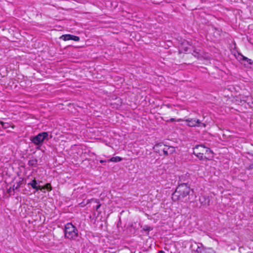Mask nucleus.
<instances>
[{
	"instance_id": "f257e3e1",
	"label": "nucleus",
	"mask_w": 253,
	"mask_h": 253,
	"mask_svg": "<svg viewBox=\"0 0 253 253\" xmlns=\"http://www.w3.org/2000/svg\"><path fill=\"white\" fill-rule=\"evenodd\" d=\"M193 193L187 183L179 184L172 194V200L174 201H183L189 199L190 193Z\"/></svg>"
},
{
	"instance_id": "f03ea898",
	"label": "nucleus",
	"mask_w": 253,
	"mask_h": 253,
	"mask_svg": "<svg viewBox=\"0 0 253 253\" xmlns=\"http://www.w3.org/2000/svg\"><path fill=\"white\" fill-rule=\"evenodd\" d=\"M64 236L70 240H76L79 236L78 230L72 223H67L64 227Z\"/></svg>"
},
{
	"instance_id": "7ed1b4c3",
	"label": "nucleus",
	"mask_w": 253,
	"mask_h": 253,
	"mask_svg": "<svg viewBox=\"0 0 253 253\" xmlns=\"http://www.w3.org/2000/svg\"><path fill=\"white\" fill-rule=\"evenodd\" d=\"M153 148L155 151L159 153L161 156L163 155L166 156L169 154H172L175 151L174 147L166 145L163 143L155 144Z\"/></svg>"
},
{
	"instance_id": "20e7f679",
	"label": "nucleus",
	"mask_w": 253,
	"mask_h": 253,
	"mask_svg": "<svg viewBox=\"0 0 253 253\" xmlns=\"http://www.w3.org/2000/svg\"><path fill=\"white\" fill-rule=\"evenodd\" d=\"M48 132H42L39 133L35 136H32L30 138L31 141L36 145L42 146L44 140H48Z\"/></svg>"
},
{
	"instance_id": "39448f33",
	"label": "nucleus",
	"mask_w": 253,
	"mask_h": 253,
	"mask_svg": "<svg viewBox=\"0 0 253 253\" xmlns=\"http://www.w3.org/2000/svg\"><path fill=\"white\" fill-rule=\"evenodd\" d=\"M203 121L194 118H189L185 120L187 123V125L190 127H204L206 126L205 123H202Z\"/></svg>"
},
{
	"instance_id": "423d86ee",
	"label": "nucleus",
	"mask_w": 253,
	"mask_h": 253,
	"mask_svg": "<svg viewBox=\"0 0 253 253\" xmlns=\"http://www.w3.org/2000/svg\"><path fill=\"white\" fill-rule=\"evenodd\" d=\"M199 201L202 205L209 206L210 203V199L209 197L202 196L199 198Z\"/></svg>"
},
{
	"instance_id": "0eeeda50",
	"label": "nucleus",
	"mask_w": 253,
	"mask_h": 253,
	"mask_svg": "<svg viewBox=\"0 0 253 253\" xmlns=\"http://www.w3.org/2000/svg\"><path fill=\"white\" fill-rule=\"evenodd\" d=\"M202 152L205 151V154H207L208 155L210 154H212V152L210 150L209 148L205 147L203 145H197L195 147V149H199Z\"/></svg>"
},
{
	"instance_id": "6e6552de",
	"label": "nucleus",
	"mask_w": 253,
	"mask_h": 253,
	"mask_svg": "<svg viewBox=\"0 0 253 253\" xmlns=\"http://www.w3.org/2000/svg\"><path fill=\"white\" fill-rule=\"evenodd\" d=\"M141 228H142L141 232H146V235L147 236H149V231L152 230L153 229V227H150L148 225H144L143 226H141Z\"/></svg>"
},
{
	"instance_id": "1a4fd4ad",
	"label": "nucleus",
	"mask_w": 253,
	"mask_h": 253,
	"mask_svg": "<svg viewBox=\"0 0 253 253\" xmlns=\"http://www.w3.org/2000/svg\"><path fill=\"white\" fill-rule=\"evenodd\" d=\"M91 202L95 204V205L93 206V209L98 211V210L101 206V204L99 203V200L95 199H92L91 200Z\"/></svg>"
},
{
	"instance_id": "9d476101",
	"label": "nucleus",
	"mask_w": 253,
	"mask_h": 253,
	"mask_svg": "<svg viewBox=\"0 0 253 253\" xmlns=\"http://www.w3.org/2000/svg\"><path fill=\"white\" fill-rule=\"evenodd\" d=\"M197 246V249L195 250V253H202V250L204 247V245L202 243H198Z\"/></svg>"
},
{
	"instance_id": "9b49d317",
	"label": "nucleus",
	"mask_w": 253,
	"mask_h": 253,
	"mask_svg": "<svg viewBox=\"0 0 253 253\" xmlns=\"http://www.w3.org/2000/svg\"><path fill=\"white\" fill-rule=\"evenodd\" d=\"M202 253H215V251L211 248L204 247Z\"/></svg>"
},
{
	"instance_id": "f8f14e48",
	"label": "nucleus",
	"mask_w": 253,
	"mask_h": 253,
	"mask_svg": "<svg viewBox=\"0 0 253 253\" xmlns=\"http://www.w3.org/2000/svg\"><path fill=\"white\" fill-rule=\"evenodd\" d=\"M38 161L36 159H33L32 160H30L28 161V165L31 167H36L37 165Z\"/></svg>"
},
{
	"instance_id": "ddd939ff",
	"label": "nucleus",
	"mask_w": 253,
	"mask_h": 253,
	"mask_svg": "<svg viewBox=\"0 0 253 253\" xmlns=\"http://www.w3.org/2000/svg\"><path fill=\"white\" fill-rule=\"evenodd\" d=\"M122 159L118 156L113 157L111 159H109L107 162H118L121 161Z\"/></svg>"
},
{
	"instance_id": "4468645a",
	"label": "nucleus",
	"mask_w": 253,
	"mask_h": 253,
	"mask_svg": "<svg viewBox=\"0 0 253 253\" xmlns=\"http://www.w3.org/2000/svg\"><path fill=\"white\" fill-rule=\"evenodd\" d=\"M71 37H72L71 35L66 34V35H63L61 36L60 37V39L61 40H63V41H66L71 40Z\"/></svg>"
},
{
	"instance_id": "2eb2a0df",
	"label": "nucleus",
	"mask_w": 253,
	"mask_h": 253,
	"mask_svg": "<svg viewBox=\"0 0 253 253\" xmlns=\"http://www.w3.org/2000/svg\"><path fill=\"white\" fill-rule=\"evenodd\" d=\"M197 149H194V154L200 160H203L204 159V153L202 152H196Z\"/></svg>"
},
{
	"instance_id": "dca6fc26",
	"label": "nucleus",
	"mask_w": 253,
	"mask_h": 253,
	"mask_svg": "<svg viewBox=\"0 0 253 253\" xmlns=\"http://www.w3.org/2000/svg\"><path fill=\"white\" fill-rule=\"evenodd\" d=\"M38 182L36 179H33L31 182L28 183V185H30L33 189L35 188L36 186H37Z\"/></svg>"
},
{
	"instance_id": "f3484780",
	"label": "nucleus",
	"mask_w": 253,
	"mask_h": 253,
	"mask_svg": "<svg viewBox=\"0 0 253 253\" xmlns=\"http://www.w3.org/2000/svg\"><path fill=\"white\" fill-rule=\"evenodd\" d=\"M0 124L3 128H8L10 126V124L8 123L0 121Z\"/></svg>"
},
{
	"instance_id": "a211bd4d",
	"label": "nucleus",
	"mask_w": 253,
	"mask_h": 253,
	"mask_svg": "<svg viewBox=\"0 0 253 253\" xmlns=\"http://www.w3.org/2000/svg\"><path fill=\"white\" fill-rule=\"evenodd\" d=\"M42 191L45 189H46L48 191H51L52 190V187L49 183H46L45 185L42 186Z\"/></svg>"
},
{
	"instance_id": "6ab92c4d",
	"label": "nucleus",
	"mask_w": 253,
	"mask_h": 253,
	"mask_svg": "<svg viewBox=\"0 0 253 253\" xmlns=\"http://www.w3.org/2000/svg\"><path fill=\"white\" fill-rule=\"evenodd\" d=\"M242 56L243 60L246 61L249 65L253 64V61L251 59H249L245 56H244L243 55H242Z\"/></svg>"
},
{
	"instance_id": "aec40b11",
	"label": "nucleus",
	"mask_w": 253,
	"mask_h": 253,
	"mask_svg": "<svg viewBox=\"0 0 253 253\" xmlns=\"http://www.w3.org/2000/svg\"><path fill=\"white\" fill-rule=\"evenodd\" d=\"M72 37L71 38V40H73L74 41H79L80 40L79 37L74 36L71 35Z\"/></svg>"
},
{
	"instance_id": "412c9836",
	"label": "nucleus",
	"mask_w": 253,
	"mask_h": 253,
	"mask_svg": "<svg viewBox=\"0 0 253 253\" xmlns=\"http://www.w3.org/2000/svg\"><path fill=\"white\" fill-rule=\"evenodd\" d=\"M34 189H35L36 191H38L39 190H41V191H42L43 192H45V191H42V186H41L40 185H37V186H36V188H34Z\"/></svg>"
},
{
	"instance_id": "4be33fe9",
	"label": "nucleus",
	"mask_w": 253,
	"mask_h": 253,
	"mask_svg": "<svg viewBox=\"0 0 253 253\" xmlns=\"http://www.w3.org/2000/svg\"><path fill=\"white\" fill-rule=\"evenodd\" d=\"M246 169H247V170L253 169V163L252 164L249 165L248 167H247Z\"/></svg>"
},
{
	"instance_id": "5701e85b",
	"label": "nucleus",
	"mask_w": 253,
	"mask_h": 253,
	"mask_svg": "<svg viewBox=\"0 0 253 253\" xmlns=\"http://www.w3.org/2000/svg\"><path fill=\"white\" fill-rule=\"evenodd\" d=\"M166 121L167 122H173L174 121H176V120L174 118H171L169 120H167Z\"/></svg>"
},
{
	"instance_id": "b1692460",
	"label": "nucleus",
	"mask_w": 253,
	"mask_h": 253,
	"mask_svg": "<svg viewBox=\"0 0 253 253\" xmlns=\"http://www.w3.org/2000/svg\"><path fill=\"white\" fill-rule=\"evenodd\" d=\"M193 55L194 56L198 57H199V53L196 51H194Z\"/></svg>"
},
{
	"instance_id": "393cba45",
	"label": "nucleus",
	"mask_w": 253,
	"mask_h": 253,
	"mask_svg": "<svg viewBox=\"0 0 253 253\" xmlns=\"http://www.w3.org/2000/svg\"><path fill=\"white\" fill-rule=\"evenodd\" d=\"M19 188V186H18V185L15 186V185H13L12 186V189L13 191L18 189Z\"/></svg>"
},
{
	"instance_id": "a878e982",
	"label": "nucleus",
	"mask_w": 253,
	"mask_h": 253,
	"mask_svg": "<svg viewBox=\"0 0 253 253\" xmlns=\"http://www.w3.org/2000/svg\"><path fill=\"white\" fill-rule=\"evenodd\" d=\"M22 180H21V181H19L18 183H17V185L18 186H19V187H20V186L22 184Z\"/></svg>"
},
{
	"instance_id": "bb28decb",
	"label": "nucleus",
	"mask_w": 253,
	"mask_h": 253,
	"mask_svg": "<svg viewBox=\"0 0 253 253\" xmlns=\"http://www.w3.org/2000/svg\"><path fill=\"white\" fill-rule=\"evenodd\" d=\"M106 162H107L106 161L102 160L100 161V163H106Z\"/></svg>"
},
{
	"instance_id": "cd10ccee",
	"label": "nucleus",
	"mask_w": 253,
	"mask_h": 253,
	"mask_svg": "<svg viewBox=\"0 0 253 253\" xmlns=\"http://www.w3.org/2000/svg\"><path fill=\"white\" fill-rule=\"evenodd\" d=\"M181 119H178V120H177V122H180V121H181Z\"/></svg>"
},
{
	"instance_id": "c85d7f7f",
	"label": "nucleus",
	"mask_w": 253,
	"mask_h": 253,
	"mask_svg": "<svg viewBox=\"0 0 253 253\" xmlns=\"http://www.w3.org/2000/svg\"><path fill=\"white\" fill-rule=\"evenodd\" d=\"M212 156H209V158H212Z\"/></svg>"
},
{
	"instance_id": "c756f323",
	"label": "nucleus",
	"mask_w": 253,
	"mask_h": 253,
	"mask_svg": "<svg viewBox=\"0 0 253 253\" xmlns=\"http://www.w3.org/2000/svg\"><path fill=\"white\" fill-rule=\"evenodd\" d=\"M206 159H209V158L206 157V156L205 157Z\"/></svg>"
}]
</instances>
